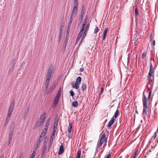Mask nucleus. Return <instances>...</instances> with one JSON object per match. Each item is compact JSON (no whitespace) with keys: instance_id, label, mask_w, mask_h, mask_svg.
Here are the masks:
<instances>
[{"instance_id":"obj_58","label":"nucleus","mask_w":158,"mask_h":158,"mask_svg":"<svg viewBox=\"0 0 158 158\" xmlns=\"http://www.w3.org/2000/svg\"><path fill=\"white\" fill-rule=\"evenodd\" d=\"M84 70V68H81L80 69V71L81 72H82Z\"/></svg>"},{"instance_id":"obj_20","label":"nucleus","mask_w":158,"mask_h":158,"mask_svg":"<svg viewBox=\"0 0 158 158\" xmlns=\"http://www.w3.org/2000/svg\"><path fill=\"white\" fill-rule=\"evenodd\" d=\"M58 120V118H57V117H56L55 118L54 123L53 125V130H55V128L56 127L55 126H57Z\"/></svg>"},{"instance_id":"obj_30","label":"nucleus","mask_w":158,"mask_h":158,"mask_svg":"<svg viewBox=\"0 0 158 158\" xmlns=\"http://www.w3.org/2000/svg\"><path fill=\"white\" fill-rule=\"evenodd\" d=\"M135 16H137L139 15L138 10L137 7H136L135 8Z\"/></svg>"},{"instance_id":"obj_53","label":"nucleus","mask_w":158,"mask_h":158,"mask_svg":"<svg viewBox=\"0 0 158 158\" xmlns=\"http://www.w3.org/2000/svg\"><path fill=\"white\" fill-rule=\"evenodd\" d=\"M70 30V29L67 28V31H66V35H69Z\"/></svg>"},{"instance_id":"obj_24","label":"nucleus","mask_w":158,"mask_h":158,"mask_svg":"<svg viewBox=\"0 0 158 158\" xmlns=\"http://www.w3.org/2000/svg\"><path fill=\"white\" fill-rule=\"evenodd\" d=\"M118 106L117 110H116V111L115 112L114 115L112 117H114V118H116L117 117L118 115V114L119 113H118L119 110H118Z\"/></svg>"},{"instance_id":"obj_37","label":"nucleus","mask_w":158,"mask_h":158,"mask_svg":"<svg viewBox=\"0 0 158 158\" xmlns=\"http://www.w3.org/2000/svg\"><path fill=\"white\" fill-rule=\"evenodd\" d=\"M74 17L72 16H70L69 21V23H71L73 20V19H74Z\"/></svg>"},{"instance_id":"obj_21","label":"nucleus","mask_w":158,"mask_h":158,"mask_svg":"<svg viewBox=\"0 0 158 158\" xmlns=\"http://www.w3.org/2000/svg\"><path fill=\"white\" fill-rule=\"evenodd\" d=\"M46 132L47 131L44 130V129H43L39 137L41 138H42V137H44L46 135Z\"/></svg>"},{"instance_id":"obj_15","label":"nucleus","mask_w":158,"mask_h":158,"mask_svg":"<svg viewBox=\"0 0 158 158\" xmlns=\"http://www.w3.org/2000/svg\"><path fill=\"white\" fill-rule=\"evenodd\" d=\"M115 121V119L114 117H112L110 120L109 121L108 126L109 127H110L112 124H113L114 121Z\"/></svg>"},{"instance_id":"obj_11","label":"nucleus","mask_w":158,"mask_h":158,"mask_svg":"<svg viewBox=\"0 0 158 158\" xmlns=\"http://www.w3.org/2000/svg\"><path fill=\"white\" fill-rule=\"evenodd\" d=\"M55 131H56L55 130H53V132L52 134L51 135V137L50 138V142H49V143L51 145H52V143L53 142V140L54 139V136L55 134Z\"/></svg>"},{"instance_id":"obj_52","label":"nucleus","mask_w":158,"mask_h":158,"mask_svg":"<svg viewBox=\"0 0 158 158\" xmlns=\"http://www.w3.org/2000/svg\"><path fill=\"white\" fill-rule=\"evenodd\" d=\"M106 36V34H103V37H102V40H105Z\"/></svg>"},{"instance_id":"obj_22","label":"nucleus","mask_w":158,"mask_h":158,"mask_svg":"<svg viewBox=\"0 0 158 158\" xmlns=\"http://www.w3.org/2000/svg\"><path fill=\"white\" fill-rule=\"evenodd\" d=\"M81 77H78L76 79V83L79 85L81 84Z\"/></svg>"},{"instance_id":"obj_31","label":"nucleus","mask_w":158,"mask_h":158,"mask_svg":"<svg viewBox=\"0 0 158 158\" xmlns=\"http://www.w3.org/2000/svg\"><path fill=\"white\" fill-rule=\"evenodd\" d=\"M78 1H74L73 7L77 8V7L78 6Z\"/></svg>"},{"instance_id":"obj_7","label":"nucleus","mask_w":158,"mask_h":158,"mask_svg":"<svg viewBox=\"0 0 158 158\" xmlns=\"http://www.w3.org/2000/svg\"><path fill=\"white\" fill-rule=\"evenodd\" d=\"M14 107V104L12 103L11 104L9 110L7 112V115L10 116L13 110Z\"/></svg>"},{"instance_id":"obj_56","label":"nucleus","mask_w":158,"mask_h":158,"mask_svg":"<svg viewBox=\"0 0 158 158\" xmlns=\"http://www.w3.org/2000/svg\"><path fill=\"white\" fill-rule=\"evenodd\" d=\"M71 23H68V28H68L69 29H70V27H71Z\"/></svg>"},{"instance_id":"obj_57","label":"nucleus","mask_w":158,"mask_h":158,"mask_svg":"<svg viewBox=\"0 0 158 158\" xmlns=\"http://www.w3.org/2000/svg\"><path fill=\"white\" fill-rule=\"evenodd\" d=\"M84 10H85V7H84V5H83L82 7L81 11H84Z\"/></svg>"},{"instance_id":"obj_6","label":"nucleus","mask_w":158,"mask_h":158,"mask_svg":"<svg viewBox=\"0 0 158 158\" xmlns=\"http://www.w3.org/2000/svg\"><path fill=\"white\" fill-rule=\"evenodd\" d=\"M53 73L52 68L50 67L48 69L46 77V79L51 80L52 74Z\"/></svg>"},{"instance_id":"obj_27","label":"nucleus","mask_w":158,"mask_h":158,"mask_svg":"<svg viewBox=\"0 0 158 158\" xmlns=\"http://www.w3.org/2000/svg\"><path fill=\"white\" fill-rule=\"evenodd\" d=\"M81 151L80 150H79L77 153V156H76V158H80L81 154Z\"/></svg>"},{"instance_id":"obj_47","label":"nucleus","mask_w":158,"mask_h":158,"mask_svg":"<svg viewBox=\"0 0 158 158\" xmlns=\"http://www.w3.org/2000/svg\"><path fill=\"white\" fill-rule=\"evenodd\" d=\"M84 28H85L84 27H81V31L80 32L83 33V31L84 29Z\"/></svg>"},{"instance_id":"obj_46","label":"nucleus","mask_w":158,"mask_h":158,"mask_svg":"<svg viewBox=\"0 0 158 158\" xmlns=\"http://www.w3.org/2000/svg\"><path fill=\"white\" fill-rule=\"evenodd\" d=\"M103 90H104V88H103V87H101L100 88V94H102V93L103 92Z\"/></svg>"},{"instance_id":"obj_3","label":"nucleus","mask_w":158,"mask_h":158,"mask_svg":"<svg viewBox=\"0 0 158 158\" xmlns=\"http://www.w3.org/2000/svg\"><path fill=\"white\" fill-rule=\"evenodd\" d=\"M107 142V138H106V135L105 133H103L102 135L101 138L100 139L99 141L98 142V145L97 146V148H100L101 146L102 145L104 142L106 143Z\"/></svg>"},{"instance_id":"obj_9","label":"nucleus","mask_w":158,"mask_h":158,"mask_svg":"<svg viewBox=\"0 0 158 158\" xmlns=\"http://www.w3.org/2000/svg\"><path fill=\"white\" fill-rule=\"evenodd\" d=\"M46 113L45 112H44L41 115L40 119V121L41 122V123H43L45 121L46 117L45 115H46Z\"/></svg>"},{"instance_id":"obj_60","label":"nucleus","mask_w":158,"mask_h":158,"mask_svg":"<svg viewBox=\"0 0 158 158\" xmlns=\"http://www.w3.org/2000/svg\"><path fill=\"white\" fill-rule=\"evenodd\" d=\"M84 11H81L80 15H82L83 16V15L84 14Z\"/></svg>"},{"instance_id":"obj_38","label":"nucleus","mask_w":158,"mask_h":158,"mask_svg":"<svg viewBox=\"0 0 158 158\" xmlns=\"http://www.w3.org/2000/svg\"><path fill=\"white\" fill-rule=\"evenodd\" d=\"M99 31V29L98 27H96L94 29V33H97Z\"/></svg>"},{"instance_id":"obj_1","label":"nucleus","mask_w":158,"mask_h":158,"mask_svg":"<svg viewBox=\"0 0 158 158\" xmlns=\"http://www.w3.org/2000/svg\"><path fill=\"white\" fill-rule=\"evenodd\" d=\"M152 86L151 85L150 89H149L148 91H149L148 98H147L144 94H143L142 97V102L143 104V114L144 116H148V115L149 112L151 110V104L150 100V97L152 92Z\"/></svg>"},{"instance_id":"obj_50","label":"nucleus","mask_w":158,"mask_h":158,"mask_svg":"<svg viewBox=\"0 0 158 158\" xmlns=\"http://www.w3.org/2000/svg\"><path fill=\"white\" fill-rule=\"evenodd\" d=\"M45 152L44 151H43L42 155H41V158H44V154Z\"/></svg>"},{"instance_id":"obj_10","label":"nucleus","mask_w":158,"mask_h":158,"mask_svg":"<svg viewBox=\"0 0 158 158\" xmlns=\"http://www.w3.org/2000/svg\"><path fill=\"white\" fill-rule=\"evenodd\" d=\"M77 8L73 7V9L72 10L71 16L74 17V18H75L76 15L77 13Z\"/></svg>"},{"instance_id":"obj_35","label":"nucleus","mask_w":158,"mask_h":158,"mask_svg":"<svg viewBox=\"0 0 158 158\" xmlns=\"http://www.w3.org/2000/svg\"><path fill=\"white\" fill-rule=\"evenodd\" d=\"M49 124H48V123H46L45 126V128L44 129V130L47 131L49 127Z\"/></svg>"},{"instance_id":"obj_61","label":"nucleus","mask_w":158,"mask_h":158,"mask_svg":"<svg viewBox=\"0 0 158 158\" xmlns=\"http://www.w3.org/2000/svg\"><path fill=\"white\" fill-rule=\"evenodd\" d=\"M110 154H109L105 158H110Z\"/></svg>"},{"instance_id":"obj_34","label":"nucleus","mask_w":158,"mask_h":158,"mask_svg":"<svg viewBox=\"0 0 158 158\" xmlns=\"http://www.w3.org/2000/svg\"><path fill=\"white\" fill-rule=\"evenodd\" d=\"M83 16L80 15V16L79 18V19L80 23H81L82 22L83 20Z\"/></svg>"},{"instance_id":"obj_25","label":"nucleus","mask_w":158,"mask_h":158,"mask_svg":"<svg viewBox=\"0 0 158 158\" xmlns=\"http://www.w3.org/2000/svg\"><path fill=\"white\" fill-rule=\"evenodd\" d=\"M81 88L83 91H84L86 89V85L85 83H82V84Z\"/></svg>"},{"instance_id":"obj_13","label":"nucleus","mask_w":158,"mask_h":158,"mask_svg":"<svg viewBox=\"0 0 158 158\" xmlns=\"http://www.w3.org/2000/svg\"><path fill=\"white\" fill-rule=\"evenodd\" d=\"M64 151V146L63 144H62L60 146L59 150L58 152V154L60 155L62 154Z\"/></svg>"},{"instance_id":"obj_49","label":"nucleus","mask_w":158,"mask_h":158,"mask_svg":"<svg viewBox=\"0 0 158 158\" xmlns=\"http://www.w3.org/2000/svg\"><path fill=\"white\" fill-rule=\"evenodd\" d=\"M61 88H60L57 94V95H59L60 96V94H61Z\"/></svg>"},{"instance_id":"obj_33","label":"nucleus","mask_w":158,"mask_h":158,"mask_svg":"<svg viewBox=\"0 0 158 158\" xmlns=\"http://www.w3.org/2000/svg\"><path fill=\"white\" fill-rule=\"evenodd\" d=\"M13 68H10L9 70L8 71V74H11L13 71Z\"/></svg>"},{"instance_id":"obj_45","label":"nucleus","mask_w":158,"mask_h":158,"mask_svg":"<svg viewBox=\"0 0 158 158\" xmlns=\"http://www.w3.org/2000/svg\"><path fill=\"white\" fill-rule=\"evenodd\" d=\"M88 17L87 16H86L85 18L84 19V22L83 23H87V19H88Z\"/></svg>"},{"instance_id":"obj_59","label":"nucleus","mask_w":158,"mask_h":158,"mask_svg":"<svg viewBox=\"0 0 158 158\" xmlns=\"http://www.w3.org/2000/svg\"><path fill=\"white\" fill-rule=\"evenodd\" d=\"M51 121V119L50 118H49L48 119V120L47 122H46V123H48V124H49V123Z\"/></svg>"},{"instance_id":"obj_40","label":"nucleus","mask_w":158,"mask_h":158,"mask_svg":"<svg viewBox=\"0 0 158 158\" xmlns=\"http://www.w3.org/2000/svg\"><path fill=\"white\" fill-rule=\"evenodd\" d=\"M146 52H143L142 55V58H144L146 57Z\"/></svg>"},{"instance_id":"obj_51","label":"nucleus","mask_w":158,"mask_h":158,"mask_svg":"<svg viewBox=\"0 0 158 158\" xmlns=\"http://www.w3.org/2000/svg\"><path fill=\"white\" fill-rule=\"evenodd\" d=\"M16 59L15 58L13 59L12 61V63L14 64H15L16 63Z\"/></svg>"},{"instance_id":"obj_4","label":"nucleus","mask_w":158,"mask_h":158,"mask_svg":"<svg viewBox=\"0 0 158 158\" xmlns=\"http://www.w3.org/2000/svg\"><path fill=\"white\" fill-rule=\"evenodd\" d=\"M15 127V123L14 122H13L10 126V130L9 134V139L11 140L12 138V136L14 131V129Z\"/></svg>"},{"instance_id":"obj_63","label":"nucleus","mask_w":158,"mask_h":158,"mask_svg":"<svg viewBox=\"0 0 158 158\" xmlns=\"http://www.w3.org/2000/svg\"><path fill=\"white\" fill-rule=\"evenodd\" d=\"M11 140L9 139L8 143V146L10 145L11 142Z\"/></svg>"},{"instance_id":"obj_12","label":"nucleus","mask_w":158,"mask_h":158,"mask_svg":"<svg viewBox=\"0 0 158 158\" xmlns=\"http://www.w3.org/2000/svg\"><path fill=\"white\" fill-rule=\"evenodd\" d=\"M43 140V138H39L38 139L36 143V146L35 147L34 149H37L38 147L40 146V143Z\"/></svg>"},{"instance_id":"obj_42","label":"nucleus","mask_w":158,"mask_h":158,"mask_svg":"<svg viewBox=\"0 0 158 158\" xmlns=\"http://www.w3.org/2000/svg\"><path fill=\"white\" fill-rule=\"evenodd\" d=\"M69 92L71 96H72L73 97L74 95L75 94L72 91H70Z\"/></svg>"},{"instance_id":"obj_39","label":"nucleus","mask_w":158,"mask_h":158,"mask_svg":"<svg viewBox=\"0 0 158 158\" xmlns=\"http://www.w3.org/2000/svg\"><path fill=\"white\" fill-rule=\"evenodd\" d=\"M35 155V151H33L32 153L31 154V158H34Z\"/></svg>"},{"instance_id":"obj_62","label":"nucleus","mask_w":158,"mask_h":158,"mask_svg":"<svg viewBox=\"0 0 158 158\" xmlns=\"http://www.w3.org/2000/svg\"><path fill=\"white\" fill-rule=\"evenodd\" d=\"M86 23H83V24L82 26V27H84L85 28V26H86Z\"/></svg>"},{"instance_id":"obj_55","label":"nucleus","mask_w":158,"mask_h":158,"mask_svg":"<svg viewBox=\"0 0 158 158\" xmlns=\"http://www.w3.org/2000/svg\"><path fill=\"white\" fill-rule=\"evenodd\" d=\"M138 154V151H135V154L134 156H135V157H136L137 155Z\"/></svg>"},{"instance_id":"obj_5","label":"nucleus","mask_w":158,"mask_h":158,"mask_svg":"<svg viewBox=\"0 0 158 158\" xmlns=\"http://www.w3.org/2000/svg\"><path fill=\"white\" fill-rule=\"evenodd\" d=\"M50 80L49 79H46V81L45 82V89L44 91V94H45L47 93V91L49 87V85L50 83Z\"/></svg>"},{"instance_id":"obj_32","label":"nucleus","mask_w":158,"mask_h":158,"mask_svg":"<svg viewBox=\"0 0 158 158\" xmlns=\"http://www.w3.org/2000/svg\"><path fill=\"white\" fill-rule=\"evenodd\" d=\"M42 123L40 121H39L37 122V123L35 124V126L36 127H38L40 126L42 124Z\"/></svg>"},{"instance_id":"obj_44","label":"nucleus","mask_w":158,"mask_h":158,"mask_svg":"<svg viewBox=\"0 0 158 158\" xmlns=\"http://www.w3.org/2000/svg\"><path fill=\"white\" fill-rule=\"evenodd\" d=\"M60 95H58L56 94V97L54 99H57V100H59V98H60Z\"/></svg>"},{"instance_id":"obj_29","label":"nucleus","mask_w":158,"mask_h":158,"mask_svg":"<svg viewBox=\"0 0 158 158\" xmlns=\"http://www.w3.org/2000/svg\"><path fill=\"white\" fill-rule=\"evenodd\" d=\"M89 24H87L86 25L85 30V33H86V32H87V31L89 30Z\"/></svg>"},{"instance_id":"obj_48","label":"nucleus","mask_w":158,"mask_h":158,"mask_svg":"<svg viewBox=\"0 0 158 158\" xmlns=\"http://www.w3.org/2000/svg\"><path fill=\"white\" fill-rule=\"evenodd\" d=\"M63 30L62 28H60V34L63 35Z\"/></svg>"},{"instance_id":"obj_28","label":"nucleus","mask_w":158,"mask_h":158,"mask_svg":"<svg viewBox=\"0 0 158 158\" xmlns=\"http://www.w3.org/2000/svg\"><path fill=\"white\" fill-rule=\"evenodd\" d=\"M78 105V103L77 101L74 102L72 103V105L74 107H77Z\"/></svg>"},{"instance_id":"obj_43","label":"nucleus","mask_w":158,"mask_h":158,"mask_svg":"<svg viewBox=\"0 0 158 158\" xmlns=\"http://www.w3.org/2000/svg\"><path fill=\"white\" fill-rule=\"evenodd\" d=\"M62 34H60L59 35V37H58V38H59L58 42L59 43L60 42L61 39V37H62Z\"/></svg>"},{"instance_id":"obj_64","label":"nucleus","mask_w":158,"mask_h":158,"mask_svg":"<svg viewBox=\"0 0 158 158\" xmlns=\"http://www.w3.org/2000/svg\"><path fill=\"white\" fill-rule=\"evenodd\" d=\"M67 43V41L66 43L65 44H63V47L64 48H65L66 47Z\"/></svg>"},{"instance_id":"obj_36","label":"nucleus","mask_w":158,"mask_h":158,"mask_svg":"<svg viewBox=\"0 0 158 158\" xmlns=\"http://www.w3.org/2000/svg\"><path fill=\"white\" fill-rule=\"evenodd\" d=\"M156 136V132H155L154 134L153 135L152 137V139L153 141Z\"/></svg>"},{"instance_id":"obj_2","label":"nucleus","mask_w":158,"mask_h":158,"mask_svg":"<svg viewBox=\"0 0 158 158\" xmlns=\"http://www.w3.org/2000/svg\"><path fill=\"white\" fill-rule=\"evenodd\" d=\"M152 59L150 60V70L147 77L148 80L150 81H152L154 79V76L153 74L154 72V70L156 68H154L152 66L151 62Z\"/></svg>"},{"instance_id":"obj_18","label":"nucleus","mask_w":158,"mask_h":158,"mask_svg":"<svg viewBox=\"0 0 158 158\" xmlns=\"http://www.w3.org/2000/svg\"><path fill=\"white\" fill-rule=\"evenodd\" d=\"M47 143V142L45 140H44V142L43 151L46 152V146Z\"/></svg>"},{"instance_id":"obj_17","label":"nucleus","mask_w":158,"mask_h":158,"mask_svg":"<svg viewBox=\"0 0 158 158\" xmlns=\"http://www.w3.org/2000/svg\"><path fill=\"white\" fill-rule=\"evenodd\" d=\"M10 116L7 115V117H6V118L5 119L6 123L4 124L5 126H6L7 125V124L9 121V120L10 119Z\"/></svg>"},{"instance_id":"obj_26","label":"nucleus","mask_w":158,"mask_h":158,"mask_svg":"<svg viewBox=\"0 0 158 158\" xmlns=\"http://www.w3.org/2000/svg\"><path fill=\"white\" fill-rule=\"evenodd\" d=\"M72 128V125L71 123H69V128H68V131L69 133H70L71 131V129Z\"/></svg>"},{"instance_id":"obj_8","label":"nucleus","mask_w":158,"mask_h":158,"mask_svg":"<svg viewBox=\"0 0 158 158\" xmlns=\"http://www.w3.org/2000/svg\"><path fill=\"white\" fill-rule=\"evenodd\" d=\"M56 85L55 83L53 84L52 86L49 88L48 90L47 91V94H49L52 91H53L56 88Z\"/></svg>"},{"instance_id":"obj_19","label":"nucleus","mask_w":158,"mask_h":158,"mask_svg":"<svg viewBox=\"0 0 158 158\" xmlns=\"http://www.w3.org/2000/svg\"><path fill=\"white\" fill-rule=\"evenodd\" d=\"M83 33L79 32L78 35V36L76 39V42H75V44H77V42H78V41L80 39Z\"/></svg>"},{"instance_id":"obj_14","label":"nucleus","mask_w":158,"mask_h":158,"mask_svg":"<svg viewBox=\"0 0 158 158\" xmlns=\"http://www.w3.org/2000/svg\"><path fill=\"white\" fill-rule=\"evenodd\" d=\"M29 108L28 107H27V110L25 111V112H24V115H23V119H25L26 118L27 116L28 115V112L29 111Z\"/></svg>"},{"instance_id":"obj_54","label":"nucleus","mask_w":158,"mask_h":158,"mask_svg":"<svg viewBox=\"0 0 158 158\" xmlns=\"http://www.w3.org/2000/svg\"><path fill=\"white\" fill-rule=\"evenodd\" d=\"M23 152H21L20 154L19 158H22L23 156Z\"/></svg>"},{"instance_id":"obj_41","label":"nucleus","mask_w":158,"mask_h":158,"mask_svg":"<svg viewBox=\"0 0 158 158\" xmlns=\"http://www.w3.org/2000/svg\"><path fill=\"white\" fill-rule=\"evenodd\" d=\"M108 30V27L105 28V30L104 31L103 34H106V35Z\"/></svg>"},{"instance_id":"obj_23","label":"nucleus","mask_w":158,"mask_h":158,"mask_svg":"<svg viewBox=\"0 0 158 158\" xmlns=\"http://www.w3.org/2000/svg\"><path fill=\"white\" fill-rule=\"evenodd\" d=\"M58 101L59 100L54 99V100L53 102V104L52 105L53 107H55L56 106V105L58 103Z\"/></svg>"},{"instance_id":"obj_16","label":"nucleus","mask_w":158,"mask_h":158,"mask_svg":"<svg viewBox=\"0 0 158 158\" xmlns=\"http://www.w3.org/2000/svg\"><path fill=\"white\" fill-rule=\"evenodd\" d=\"M71 85H72V87L74 89H77L79 87V85L76 83H72Z\"/></svg>"}]
</instances>
